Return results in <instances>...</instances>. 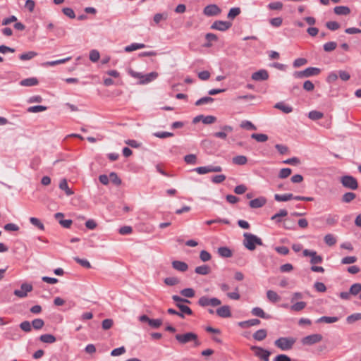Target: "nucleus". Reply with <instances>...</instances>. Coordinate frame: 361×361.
Returning a JSON list of instances; mask_svg holds the SVG:
<instances>
[{
  "label": "nucleus",
  "mask_w": 361,
  "mask_h": 361,
  "mask_svg": "<svg viewBox=\"0 0 361 361\" xmlns=\"http://www.w3.org/2000/svg\"><path fill=\"white\" fill-rule=\"evenodd\" d=\"M338 320V318L337 317L323 316V317L319 318L317 319V322H318V323L324 322V323H327V324H331V323L336 322Z\"/></svg>",
  "instance_id": "obj_36"
},
{
  "label": "nucleus",
  "mask_w": 361,
  "mask_h": 361,
  "mask_svg": "<svg viewBox=\"0 0 361 361\" xmlns=\"http://www.w3.org/2000/svg\"><path fill=\"white\" fill-rule=\"evenodd\" d=\"M100 55L98 51L97 50H92L90 52V59L92 62H97L99 59Z\"/></svg>",
  "instance_id": "obj_64"
},
{
  "label": "nucleus",
  "mask_w": 361,
  "mask_h": 361,
  "mask_svg": "<svg viewBox=\"0 0 361 361\" xmlns=\"http://www.w3.org/2000/svg\"><path fill=\"white\" fill-rule=\"evenodd\" d=\"M251 313L252 315L262 319H269L271 318V315L266 314L261 307H254L252 310Z\"/></svg>",
  "instance_id": "obj_19"
},
{
  "label": "nucleus",
  "mask_w": 361,
  "mask_h": 361,
  "mask_svg": "<svg viewBox=\"0 0 361 361\" xmlns=\"http://www.w3.org/2000/svg\"><path fill=\"white\" fill-rule=\"evenodd\" d=\"M361 319V313H355L351 315H349L346 318V321L348 324H353L355 322Z\"/></svg>",
  "instance_id": "obj_48"
},
{
  "label": "nucleus",
  "mask_w": 361,
  "mask_h": 361,
  "mask_svg": "<svg viewBox=\"0 0 361 361\" xmlns=\"http://www.w3.org/2000/svg\"><path fill=\"white\" fill-rule=\"evenodd\" d=\"M324 242L329 246H332L336 244V239L332 234H327L324 236Z\"/></svg>",
  "instance_id": "obj_46"
},
{
  "label": "nucleus",
  "mask_w": 361,
  "mask_h": 361,
  "mask_svg": "<svg viewBox=\"0 0 361 361\" xmlns=\"http://www.w3.org/2000/svg\"><path fill=\"white\" fill-rule=\"evenodd\" d=\"M221 129L224 130L223 132H216L214 134V136L221 139H226L227 137L226 132L230 133L233 131V128L230 126H224L221 127Z\"/></svg>",
  "instance_id": "obj_23"
},
{
  "label": "nucleus",
  "mask_w": 361,
  "mask_h": 361,
  "mask_svg": "<svg viewBox=\"0 0 361 361\" xmlns=\"http://www.w3.org/2000/svg\"><path fill=\"white\" fill-rule=\"evenodd\" d=\"M267 336V331L266 329H262L257 330L255 333L253 334V338L256 341H263Z\"/></svg>",
  "instance_id": "obj_27"
},
{
  "label": "nucleus",
  "mask_w": 361,
  "mask_h": 361,
  "mask_svg": "<svg viewBox=\"0 0 361 361\" xmlns=\"http://www.w3.org/2000/svg\"><path fill=\"white\" fill-rule=\"evenodd\" d=\"M334 11L338 16H348L350 13V9L345 6H338L334 8Z\"/></svg>",
  "instance_id": "obj_21"
},
{
  "label": "nucleus",
  "mask_w": 361,
  "mask_h": 361,
  "mask_svg": "<svg viewBox=\"0 0 361 361\" xmlns=\"http://www.w3.org/2000/svg\"><path fill=\"white\" fill-rule=\"evenodd\" d=\"M337 44L335 42H329L324 44V50L326 52H330L336 49Z\"/></svg>",
  "instance_id": "obj_47"
},
{
  "label": "nucleus",
  "mask_w": 361,
  "mask_h": 361,
  "mask_svg": "<svg viewBox=\"0 0 361 361\" xmlns=\"http://www.w3.org/2000/svg\"><path fill=\"white\" fill-rule=\"evenodd\" d=\"M351 295H356L361 292V283H356L353 284L350 288Z\"/></svg>",
  "instance_id": "obj_43"
},
{
  "label": "nucleus",
  "mask_w": 361,
  "mask_h": 361,
  "mask_svg": "<svg viewBox=\"0 0 361 361\" xmlns=\"http://www.w3.org/2000/svg\"><path fill=\"white\" fill-rule=\"evenodd\" d=\"M250 349L254 352L256 357L262 361H269L271 352L261 347L252 345Z\"/></svg>",
  "instance_id": "obj_5"
},
{
  "label": "nucleus",
  "mask_w": 361,
  "mask_h": 361,
  "mask_svg": "<svg viewBox=\"0 0 361 361\" xmlns=\"http://www.w3.org/2000/svg\"><path fill=\"white\" fill-rule=\"evenodd\" d=\"M39 81L36 78H29L24 80H22L20 82V85L21 86L25 87H31V86H35L38 85Z\"/></svg>",
  "instance_id": "obj_25"
},
{
  "label": "nucleus",
  "mask_w": 361,
  "mask_h": 361,
  "mask_svg": "<svg viewBox=\"0 0 361 361\" xmlns=\"http://www.w3.org/2000/svg\"><path fill=\"white\" fill-rule=\"evenodd\" d=\"M324 117V114L321 111L313 110L309 112L308 118L312 121H317Z\"/></svg>",
  "instance_id": "obj_33"
},
{
  "label": "nucleus",
  "mask_w": 361,
  "mask_h": 361,
  "mask_svg": "<svg viewBox=\"0 0 361 361\" xmlns=\"http://www.w3.org/2000/svg\"><path fill=\"white\" fill-rule=\"evenodd\" d=\"M232 26V23L228 21L216 20L211 25V29L219 31H226Z\"/></svg>",
  "instance_id": "obj_12"
},
{
  "label": "nucleus",
  "mask_w": 361,
  "mask_h": 361,
  "mask_svg": "<svg viewBox=\"0 0 361 361\" xmlns=\"http://www.w3.org/2000/svg\"><path fill=\"white\" fill-rule=\"evenodd\" d=\"M267 203V199L264 197H259L252 200L249 202V206L252 209L261 208Z\"/></svg>",
  "instance_id": "obj_15"
},
{
  "label": "nucleus",
  "mask_w": 361,
  "mask_h": 361,
  "mask_svg": "<svg viewBox=\"0 0 361 361\" xmlns=\"http://www.w3.org/2000/svg\"><path fill=\"white\" fill-rule=\"evenodd\" d=\"M200 258L202 262H205L209 261L212 256L207 251L202 250L200 254Z\"/></svg>",
  "instance_id": "obj_63"
},
{
  "label": "nucleus",
  "mask_w": 361,
  "mask_h": 361,
  "mask_svg": "<svg viewBox=\"0 0 361 361\" xmlns=\"http://www.w3.org/2000/svg\"><path fill=\"white\" fill-rule=\"evenodd\" d=\"M20 328L25 332H30L32 330V325L29 321H24L20 324Z\"/></svg>",
  "instance_id": "obj_53"
},
{
  "label": "nucleus",
  "mask_w": 361,
  "mask_h": 361,
  "mask_svg": "<svg viewBox=\"0 0 361 361\" xmlns=\"http://www.w3.org/2000/svg\"><path fill=\"white\" fill-rule=\"evenodd\" d=\"M326 27L330 30H336L340 28V24L336 21H329L326 23Z\"/></svg>",
  "instance_id": "obj_58"
},
{
  "label": "nucleus",
  "mask_w": 361,
  "mask_h": 361,
  "mask_svg": "<svg viewBox=\"0 0 361 361\" xmlns=\"http://www.w3.org/2000/svg\"><path fill=\"white\" fill-rule=\"evenodd\" d=\"M251 137L259 142H264L268 140V136L266 134L262 133H253L251 135Z\"/></svg>",
  "instance_id": "obj_42"
},
{
  "label": "nucleus",
  "mask_w": 361,
  "mask_h": 361,
  "mask_svg": "<svg viewBox=\"0 0 361 361\" xmlns=\"http://www.w3.org/2000/svg\"><path fill=\"white\" fill-rule=\"evenodd\" d=\"M145 47V44L142 43H133L130 45L126 46L124 50L126 52H131L137 49H143Z\"/></svg>",
  "instance_id": "obj_31"
},
{
  "label": "nucleus",
  "mask_w": 361,
  "mask_h": 361,
  "mask_svg": "<svg viewBox=\"0 0 361 361\" xmlns=\"http://www.w3.org/2000/svg\"><path fill=\"white\" fill-rule=\"evenodd\" d=\"M74 259L76 262H78L82 267H85L87 269L91 268V264L87 259H80L79 257H75Z\"/></svg>",
  "instance_id": "obj_57"
},
{
  "label": "nucleus",
  "mask_w": 361,
  "mask_h": 361,
  "mask_svg": "<svg viewBox=\"0 0 361 361\" xmlns=\"http://www.w3.org/2000/svg\"><path fill=\"white\" fill-rule=\"evenodd\" d=\"M158 76V73L157 72H151L148 74L143 75L142 80L139 82L140 84L144 85L147 84L154 80H155Z\"/></svg>",
  "instance_id": "obj_18"
},
{
  "label": "nucleus",
  "mask_w": 361,
  "mask_h": 361,
  "mask_svg": "<svg viewBox=\"0 0 361 361\" xmlns=\"http://www.w3.org/2000/svg\"><path fill=\"white\" fill-rule=\"evenodd\" d=\"M184 161L188 164H192V165H194V164H197V156L195 154H190L185 155L184 157Z\"/></svg>",
  "instance_id": "obj_41"
},
{
  "label": "nucleus",
  "mask_w": 361,
  "mask_h": 361,
  "mask_svg": "<svg viewBox=\"0 0 361 361\" xmlns=\"http://www.w3.org/2000/svg\"><path fill=\"white\" fill-rule=\"evenodd\" d=\"M47 109V107L45 106L38 105V106H32L29 107L27 111H28V112H31V113H37V112H40V111H44Z\"/></svg>",
  "instance_id": "obj_50"
},
{
  "label": "nucleus",
  "mask_w": 361,
  "mask_h": 361,
  "mask_svg": "<svg viewBox=\"0 0 361 361\" xmlns=\"http://www.w3.org/2000/svg\"><path fill=\"white\" fill-rule=\"evenodd\" d=\"M260 320L258 319H252L239 322L238 326L242 328H247L252 326H257L260 324Z\"/></svg>",
  "instance_id": "obj_22"
},
{
  "label": "nucleus",
  "mask_w": 361,
  "mask_h": 361,
  "mask_svg": "<svg viewBox=\"0 0 361 361\" xmlns=\"http://www.w3.org/2000/svg\"><path fill=\"white\" fill-rule=\"evenodd\" d=\"M180 294L185 298H193L195 296V290L192 288H187L180 290Z\"/></svg>",
  "instance_id": "obj_45"
},
{
  "label": "nucleus",
  "mask_w": 361,
  "mask_h": 361,
  "mask_svg": "<svg viewBox=\"0 0 361 361\" xmlns=\"http://www.w3.org/2000/svg\"><path fill=\"white\" fill-rule=\"evenodd\" d=\"M30 221L33 226L37 227L39 229L42 231L44 230V224L37 218L31 217L30 219Z\"/></svg>",
  "instance_id": "obj_51"
},
{
  "label": "nucleus",
  "mask_w": 361,
  "mask_h": 361,
  "mask_svg": "<svg viewBox=\"0 0 361 361\" xmlns=\"http://www.w3.org/2000/svg\"><path fill=\"white\" fill-rule=\"evenodd\" d=\"M302 253L305 257H311V264H315L322 262V257L319 255H317L315 251L305 249L303 250Z\"/></svg>",
  "instance_id": "obj_13"
},
{
  "label": "nucleus",
  "mask_w": 361,
  "mask_h": 361,
  "mask_svg": "<svg viewBox=\"0 0 361 361\" xmlns=\"http://www.w3.org/2000/svg\"><path fill=\"white\" fill-rule=\"evenodd\" d=\"M218 253L222 257H231L232 256V251L227 247H219Z\"/></svg>",
  "instance_id": "obj_34"
},
{
  "label": "nucleus",
  "mask_w": 361,
  "mask_h": 361,
  "mask_svg": "<svg viewBox=\"0 0 361 361\" xmlns=\"http://www.w3.org/2000/svg\"><path fill=\"white\" fill-rule=\"evenodd\" d=\"M240 13V8L238 7H234V8H232L230 9L227 17L229 19H234Z\"/></svg>",
  "instance_id": "obj_44"
},
{
  "label": "nucleus",
  "mask_w": 361,
  "mask_h": 361,
  "mask_svg": "<svg viewBox=\"0 0 361 361\" xmlns=\"http://www.w3.org/2000/svg\"><path fill=\"white\" fill-rule=\"evenodd\" d=\"M307 304L305 302H297L296 303L293 304L290 306V310L294 312H300L305 307Z\"/></svg>",
  "instance_id": "obj_37"
},
{
  "label": "nucleus",
  "mask_w": 361,
  "mask_h": 361,
  "mask_svg": "<svg viewBox=\"0 0 361 361\" xmlns=\"http://www.w3.org/2000/svg\"><path fill=\"white\" fill-rule=\"evenodd\" d=\"M40 341L45 343H53L56 341V337L52 334H42L39 336Z\"/></svg>",
  "instance_id": "obj_29"
},
{
  "label": "nucleus",
  "mask_w": 361,
  "mask_h": 361,
  "mask_svg": "<svg viewBox=\"0 0 361 361\" xmlns=\"http://www.w3.org/2000/svg\"><path fill=\"white\" fill-rule=\"evenodd\" d=\"M288 215L287 210L283 209H281L278 213L275 214L271 217V220H275L276 223L281 222V217L286 216Z\"/></svg>",
  "instance_id": "obj_32"
},
{
  "label": "nucleus",
  "mask_w": 361,
  "mask_h": 361,
  "mask_svg": "<svg viewBox=\"0 0 361 361\" xmlns=\"http://www.w3.org/2000/svg\"><path fill=\"white\" fill-rule=\"evenodd\" d=\"M296 342V339L293 337H280L274 341V345L281 350H289Z\"/></svg>",
  "instance_id": "obj_3"
},
{
  "label": "nucleus",
  "mask_w": 361,
  "mask_h": 361,
  "mask_svg": "<svg viewBox=\"0 0 361 361\" xmlns=\"http://www.w3.org/2000/svg\"><path fill=\"white\" fill-rule=\"evenodd\" d=\"M126 350L125 347L124 346H121L120 348L114 349L111 352V355L114 356V357L118 356V355L124 354L126 353Z\"/></svg>",
  "instance_id": "obj_60"
},
{
  "label": "nucleus",
  "mask_w": 361,
  "mask_h": 361,
  "mask_svg": "<svg viewBox=\"0 0 361 361\" xmlns=\"http://www.w3.org/2000/svg\"><path fill=\"white\" fill-rule=\"evenodd\" d=\"M175 338L181 345H185L188 343H193V347H198L201 345L197 334L193 332L178 334L175 336Z\"/></svg>",
  "instance_id": "obj_1"
},
{
  "label": "nucleus",
  "mask_w": 361,
  "mask_h": 361,
  "mask_svg": "<svg viewBox=\"0 0 361 361\" xmlns=\"http://www.w3.org/2000/svg\"><path fill=\"white\" fill-rule=\"evenodd\" d=\"M161 324H162V320L160 319H150L149 323V325L154 329H158L159 327L161 326Z\"/></svg>",
  "instance_id": "obj_62"
},
{
  "label": "nucleus",
  "mask_w": 361,
  "mask_h": 361,
  "mask_svg": "<svg viewBox=\"0 0 361 361\" xmlns=\"http://www.w3.org/2000/svg\"><path fill=\"white\" fill-rule=\"evenodd\" d=\"M216 121V118L214 116H204L202 115V123L204 124H212Z\"/></svg>",
  "instance_id": "obj_61"
},
{
  "label": "nucleus",
  "mask_w": 361,
  "mask_h": 361,
  "mask_svg": "<svg viewBox=\"0 0 361 361\" xmlns=\"http://www.w3.org/2000/svg\"><path fill=\"white\" fill-rule=\"evenodd\" d=\"M36 56H37V53L35 51H28V52L23 53V54H20L19 56V59L22 61H27V60L32 59V58H34Z\"/></svg>",
  "instance_id": "obj_38"
},
{
  "label": "nucleus",
  "mask_w": 361,
  "mask_h": 361,
  "mask_svg": "<svg viewBox=\"0 0 361 361\" xmlns=\"http://www.w3.org/2000/svg\"><path fill=\"white\" fill-rule=\"evenodd\" d=\"M267 298L272 302H278L280 300V297L279 296L277 293H276L274 290H268L267 292Z\"/></svg>",
  "instance_id": "obj_39"
},
{
  "label": "nucleus",
  "mask_w": 361,
  "mask_h": 361,
  "mask_svg": "<svg viewBox=\"0 0 361 361\" xmlns=\"http://www.w3.org/2000/svg\"><path fill=\"white\" fill-rule=\"evenodd\" d=\"M216 314L222 318H228L231 317V308L228 305H224L216 310Z\"/></svg>",
  "instance_id": "obj_16"
},
{
  "label": "nucleus",
  "mask_w": 361,
  "mask_h": 361,
  "mask_svg": "<svg viewBox=\"0 0 361 361\" xmlns=\"http://www.w3.org/2000/svg\"><path fill=\"white\" fill-rule=\"evenodd\" d=\"M179 280L176 277H167L164 279V283L168 286H175L179 283Z\"/></svg>",
  "instance_id": "obj_56"
},
{
  "label": "nucleus",
  "mask_w": 361,
  "mask_h": 361,
  "mask_svg": "<svg viewBox=\"0 0 361 361\" xmlns=\"http://www.w3.org/2000/svg\"><path fill=\"white\" fill-rule=\"evenodd\" d=\"M194 171L199 174H206L212 172H221L222 171V167L220 166L209 165L207 166H200L195 168Z\"/></svg>",
  "instance_id": "obj_9"
},
{
  "label": "nucleus",
  "mask_w": 361,
  "mask_h": 361,
  "mask_svg": "<svg viewBox=\"0 0 361 361\" xmlns=\"http://www.w3.org/2000/svg\"><path fill=\"white\" fill-rule=\"evenodd\" d=\"M59 188L63 190L66 195H72L74 192L68 187V183L66 178L62 179L59 183Z\"/></svg>",
  "instance_id": "obj_24"
},
{
  "label": "nucleus",
  "mask_w": 361,
  "mask_h": 361,
  "mask_svg": "<svg viewBox=\"0 0 361 361\" xmlns=\"http://www.w3.org/2000/svg\"><path fill=\"white\" fill-rule=\"evenodd\" d=\"M291 169L289 168H284L281 169L279 177L280 178H286L291 174Z\"/></svg>",
  "instance_id": "obj_55"
},
{
  "label": "nucleus",
  "mask_w": 361,
  "mask_h": 361,
  "mask_svg": "<svg viewBox=\"0 0 361 361\" xmlns=\"http://www.w3.org/2000/svg\"><path fill=\"white\" fill-rule=\"evenodd\" d=\"M176 305L180 310L179 314H182V316H180L181 318H184L185 314L192 315L193 314L192 310L183 303H176Z\"/></svg>",
  "instance_id": "obj_17"
},
{
  "label": "nucleus",
  "mask_w": 361,
  "mask_h": 361,
  "mask_svg": "<svg viewBox=\"0 0 361 361\" xmlns=\"http://www.w3.org/2000/svg\"><path fill=\"white\" fill-rule=\"evenodd\" d=\"M247 162V159L244 155H238L233 158V163L236 165H245Z\"/></svg>",
  "instance_id": "obj_35"
},
{
  "label": "nucleus",
  "mask_w": 361,
  "mask_h": 361,
  "mask_svg": "<svg viewBox=\"0 0 361 361\" xmlns=\"http://www.w3.org/2000/svg\"><path fill=\"white\" fill-rule=\"evenodd\" d=\"M109 180H111L113 183H114L116 185H119L121 183V180L114 172H111L109 174Z\"/></svg>",
  "instance_id": "obj_54"
},
{
  "label": "nucleus",
  "mask_w": 361,
  "mask_h": 361,
  "mask_svg": "<svg viewBox=\"0 0 361 361\" xmlns=\"http://www.w3.org/2000/svg\"><path fill=\"white\" fill-rule=\"evenodd\" d=\"M31 325L35 330H39L44 326V322L42 319H35L32 321Z\"/></svg>",
  "instance_id": "obj_40"
},
{
  "label": "nucleus",
  "mask_w": 361,
  "mask_h": 361,
  "mask_svg": "<svg viewBox=\"0 0 361 361\" xmlns=\"http://www.w3.org/2000/svg\"><path fill=\"white\" fill-rule=\"evenodd\" d=\"M221 12V8L216 4H209L203 10L204 15L209 17L218 16Z\"/></svg>",
  "instance_id": "obj_10"
},
{
  "label": "nucleus",
  "mask_w": 361,
  "mask_h": 361,
  "mask_svg": "<svg viewBox=\"0 0 361 361\" xmlns=\"http://www.w3.org/2000/svg\"><path fill=\"white\" fill-rule=\"evenodd\" d=\"M251 78L255 81L266 80L269 78V73L267 71L262 69L252 73Z\"/></svg>",
  "instance_id": "obj_14"
},
{
  "label": "nucleus",
  "mask_w": 361,
  "mask_h": 361,
  "mask_svg": "<svg viewBox=\"0 0 361 361\" xmlns=\"http://www.w3.org/2000/svg\"><path fill=\"white\" fill-rule=\"evenodd\" d=\"M322 340V336L319 334H311L304 337L302 339L303 345H311L320 342Z\"/></svg>",
  "instance_id": "obj_11"
},
{
  "label": "nucleus",
  "mask_w": 361,
  "mask_h": 361,
  "mask_svg": "<svg viewBox=\"0 0 361 361\" xmlns=\"http://www.w3.org/2000/svg\"><path fill=\"white\" fill-rule=\"evenodd\" d=\"M342 185L351 190H356L358 188L357 180L351 176H344L341 179Z\"/></svg>",
  "instance_id": "obj_7"
},
{
  "label": "nucleus",
  "mask_w": 361,
  "mask_h": 361,
  "mask_svg": "<svg viewBox=\"0 0 361 361\" xmlns=\"http://www.w3.org/2000/svg\"><path fill=\"white\" fill-rule=\"evenodd\" d=\"M356 197V195L353 192H346L343 195L342 200L344 202L348 203L353 201Z\"/></svg>",
  "instance_id": "obj_49"
},
{
  "label": "nucleus",
  "mask_w": 361,
  "mask_h": 361,
  "mask_svg": "<svg viewBox=\"0 0 361 361\" xmlns=\"http://www.w3.org/2000/svg\"><path fill=\"white\" fill-rule=\"evenodd\" d=\"M268 8L270 10H281L283 8V4L280 1H275L269 4Z\"/></svg>",
  "instance_id": "obj_59"
},
{
  "label": "nucleus",
  "mask_w": 361,
  "mask_h": 361,
  "mask_svg": "<svg viewBox=\"0 0 361 361\" xmlns=\"http://www.w3.org/2000/svg\"><path fill=\"white\" fill-rule=\"evenodd\" d=\"M244 240L243 245L244 246L249 250H254L256 248V245H262L263 243L261 238H258L257 235L250 233H245L243 234Z\"/></svg>",
  "instance_id": "obj_2"
},
{
  "label": "nucleus",
  "mask_w": 361,
  "mask_h": 361,
  "mask_svg": "<svg viewBox=\"0 0 361 361\" xmlns=\"http://www.w3.org/2000/svg\"><path fill=\"white\" fill-rule=\"evenodd\" d=\"M198 305L201 307L212 306L216 307L221 304V301L216 298H209L207 296L200 298L197 302Z\"/></svg>",
  "instance_id": "obj_6"
},
{
  "label": "nucleus",
  "mask_w": 361,
  "mask_h": 361,
  "mask_svg": "<svg viewBox=\"0 0 361 361\" xmlns=\"http://www.w3.org/2000/svg\"><path fill=\"white\" fill-rule=\"evenodd\" d=\"M32 289L33 287L31 284L23 283L21 284L20 289L15 290L13 294L20 298H24L27 297V293L31 292Z\"/></svg>",
  "instance_id": "obj_8"
},
{
  "label": "nucleus",
  "mask_w": 361,
  "mask_h": 361,
  "mask_svg": "<svg viewBox=\"0 0 361 361\" xmlns=\"http://www.w3.org/2000/svg\"><path fill=\"white\" fill-rule=\"evenodd\" d=\"M213 101H214V99L212 97H202L200 99H198L195 102V105L196 106H201V105H203V104H207V103L212 102Z\"/></svg>",
  "instance_id": "obj_52"
},
{
  "label": "nucleus",
  "mask_w": 361,
  "mask_h": 361,
  "mask_svg": "<svg viewBox=\"0 0 361 361\" xmlns=\"http://www.w3.org/2000/svg\"><path fill=\"white\" fill-rule=\"evenodd\" d=\"M274 108L282 111L285 114H289L293 111V108L284 102H278L274 105Z\"/></svg>",
  "instance_id": "obj_26"
},
{
  "label": "nucleus",
  "mask_w": 361,
  "mask_h": 361,
  "mask_svg": "<svg viewBox=\"0 0 361 361\" xmlns=\"http://www.w3.org/2000/svg\"><path fill=\"white\" fill-rule=\"evenodd\" d=\"M321 70L319 68L309 67L302 71H296L293 75L296 78H309L317 75L320 73Z\"/></svg>",
  "instance_id": "obj_4"
},
{
  "label": "nucleus",
  "mask_w": 361,
  "mask_h": 361,
  "mask_svg": "<svg viewBox=\"0 0 361 361\" xmlns=\"http://www.w3.org/2000/svg\"><path fill=\"white\" fill-rule=\"evenodd\" d=\"M196 274L200 275H207L210 273L211 269L208 265L204 264L197 267L195 269Z\"/></svg>",
  "instance_id": "obj_28"
},
{
  "label": "nucleus",
  "mask_w": 361,
  "mask_h": 361,
  "mask_svg": "<svg viewBox=\"0 0 361 361\" xmlns=\"http://www.w3.org/2000/svg\"><path fill=\"white\" fill-rule=\"evenodd\" d=\"M293 199V195L291 193H287L283 195L276 194L274 195V200L277 202H286Z\"/></svg>",
  "instance_id": "obj_30"
},
{
  "label": "nucleus",
  "mask_w": 361,
  "mask_h": 361,
  "mask_svg": "<svg viewBox=\"0 0 361 361\" xmlns=\"http://www.w3.org/2000/svg\"><path fill=\"white\" fill-rule=\"evenodd\" d=\"M172 267L176 270H178V271H180L182 272L186 271L188 269V266L185 262L178 261V260L173 261Z\"/></svg>",
  "instance_id": "obj_20"
}]
</instances>
